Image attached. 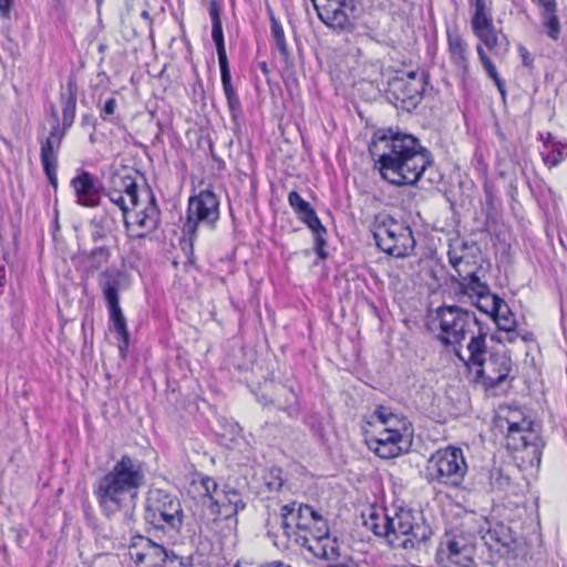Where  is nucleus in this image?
<instances>
[{
	"label": "nucleus",
	"instance_id": "obj_1",
	"mask_svg": "<svg viewBox=\"0 0 567 567\" xmlns=\"http://www.w3.org/2000/svg\"><path fill=\"white\" fill-rule=\"evenodd\" d=\"M374 167L383 179L393 185L415 184L430 165V154L413 135L377 131L369 144Z\"/></svg>",
	"mask_w": 567,
	"mask_h": 567
},
{
	"label": "nucleus",
	"instance_id": "obj_2",
	"mask_svg": "<svg viewBox=\"0 0 567 567\" xmlns=\"http://www.w3.org/2000/svg\"><path fill=\"white\" fill-rule=\"evenodd\" d=\"M110 200L126 214L125 224L133 237L142 238L153 231L159 221V210L152 192L138 190L130 175L113 174L107 192Z\"/></svg>",
	"mask_w": 567,
	"mask_h": 567
},
{
	"label": "nucleus",
	"instance_id": "obj_3",
	"mask_svg": "<svg viewBox=\"0 0 567 567\" xmlns=\"http://www.w3.org/2000/svg\"><path fill=\"white\" fill-rule=\"evenodd\" d=\"M143 462L123 455L114 466L100 478L95 489L96 499L106 515L133 507L138 489L144 485Z\"/></svg>",
	"mask_w": 567,
	"mask_h": 567
},
{
	"label": "nucleus",
	"instance_id": "obj_4",
	"mask_svg": "<svg viewBox=\"0 0 567 567\" xmlns=\"http://www.w3.org/2000/svg\"><path fill=\"white\" fill-rule=\"evenodd\" d=\"M468 369L476 374L486 388H493L502 383L509 374L512 360L503 352H491L486 357L485 333L478 332L467 343L464 353H457Z\"/></svg>",
	"mask_w": 567,
	"mask_h": 567
},
{
	"label": "nucleus",
	"instance_id": "obj_5",
	"mask_svg": "<svg viewBox=\"0 0 567 567\" xmlns=\"http://www.w3.org/2000/svg\"><path fill=\"white\" fill-rule=\"evenodd\" d=\"M430 329L436 332L443 344L454 347L456 354L462 353L457 347L466 337L471 341L482 332L475 315L456 306L439 308L430 322Z\"/></svg>",
	"mask_w": 567,
	"mask_h": 567
},
{
	"label": "nucleus",
	"instance_id": "obj_6",
	"mask_svg": "<svg viewBox=\"0 0 567 567\" xmlns=\"http://www.w3.org/2000/svg\"><path fill=\"white\" fill-rule=\"evenodd\" d=\"M373 237L380 249L393 257H406L415 247L410 226L390 215H379L373 224Z\"/></svg>",
	"mask_w": 567,
	"mask_h": 567
},
{
	"label": "nucleus",
	"instance_id": "obj_7",
	"mask_svg": "<svg viewBox=\"0 0 567 567\" xmlns=\"http://www.w3.org/2000/svg\"><path fill=\"white\" fill-rule=\"evenodd\" d=\"M425 471L429 482L458 487L467 473V463L461 449L447 446L431 455Z\"/></svg>",
	"mask_w": 567,
	"mask_h": 567
},
{
	"label": "nucleus",
	"instance_id": "obj_8",
	"mask_svg": "<svg viewBox=\"0 0 567 567\" xmlns=\"http://www.w3.org/2000/svg\"><path fill=\"white\" fill-rule=\"evenodd\" d=\"M144 517L154 528L177 532L183 525L184 514L176 496L157 488L148 493Z\"/></svg>",
	"mask_w": 567,
	"mask_h": 567
},
{
	"label": "nucleus",
	"instance_id": "obj_9",
	"mask_svg": "<svg viewBox=\"0 0 567 567\" xmlns=\"http://www.w3.org/2000/svg\"><path fill=\"white\" fill-rule=\"evenodd\" d=\"M473 32L481 43L476 45V52L480 58V61L487 73V75L493 79L501 94H505L504 82L501 80L495 64L492 62L491 58L487 55L484 47L495 56L501 54L503 48L507 47L506 35L503 33L502 29H497L493 22V19L473 24Z\"/></svg>",
	"mask_w": 567,
	"mask_h": 567
},
{
	"label": "nucleus",
	"instance_id": "obj_10",
	"mask_svg": "<svg viewBox=\"0 0 567 567\" xmlns=\"http://www.w3.org/2000/svg\"><path fill=\"white\" fill-rule=\"evenodd\" d=\"M218 219V197L209 189L202 190L199 194L192 196L188 200L183 233L189 236V240L193 243L200 227L213 229Z\"/></svg>",
	"mask_w": 567,
	"mask_h": 567
},
{
	"label": "nucleus",
	"instance_id": "obj_11",
	"mask_svg": "<svg viewBox=\"0 0 567 567\" xmlns=\"http://www.w3.org/2000/svg\"><path fill=\"white\" fill-rule=\"evenodd\" d=\"M280 516L281 527L287 536L296 534L297 529L308 530L315 525H320L317 527V539L319 542L329 540V528L313 507L293 502L281 507Z\"/></svg>",
	"mask_w": 567,
	"mask_h": 567
},
{
	"label": "nucleus",
	"instance_id": "obj_12",
	"mask_svg": "<svg viewBox=\"0 0 567 567\" xmlns=\"http://www.w3.org/2000/svg\"><path fill=\"white\" fill-rule=\"evenodd\" d=\"M123 274L116 269H107L100 275L99 285L103 291L104 298L110 309L113 328L118 334L123 346L128 343V331L125 318L120 308L118 289L121 287Z\"/></svg>",
	"mask_w": 567,
	"mask_h": 567
},
{
	"label": "nucleus",
	"instance_id": "obj_13",
	"mask_svg": "<svg viewBox=\"0 0 567 567\" xmlns=\"http://www.w3.org/2000/svg\"><path fill=\"white\" fill-rule=\"evenodd\" d=\"M318 17L330 29L351 32L355 27L353 0H317L313 3Z\"/></svg>",
	"mask_w": 567,
	"mask_h": 567
},
{
	"label": "nucleus",
	"instance_id": "obj_14",
	"mask_svg": "<svg viewBox=\"0 0 567 567\" xmlns=\"http://www.w3.org/2000/svg\"><path fill=\"white\" fill-rule=\"evenodd\" d=\"M368 447L381 458H394L409 451L412 433H401L400 430H377L365 434Z\"/></svg>",
	"mask_w": 567,
	"mask_h": 567
},
{
	"label": "nucleus",
	"instance_id": "obj_15",
	"mask_svg": "<svg viewBox=\"0 0 567 567\" xmlns=\"http://www.w3.org/2000/svg\"><path fill=\"white\" fill-rule=\"evenodd\" d=\"M130 556L138 567H175L178 557L144 536H136L130 546Z\"/></svg>",
	"mask_w": 567,
	"mask_h": 567
},
{
	"label": "nucleus",
	"instance_id": "obj_16",
	"mask_svg": "<svg viewBox=\"0 0 567 567\" xmlns=\"http://www.w3.org/2000/svg\"><path fill=\"white\" fill-rule=\"evenodd\" d=\"M389 528L388 543L392 547L413 548L415 529L419 528L415 515L410 509H394L389 518L383 519Z\"/></svg>",
	"mask_w": 567,
	"mask_h": 567
},
{
	"label": "nucleus",
	"instance_id": "obj_17",
	"mask_svg": "<svg viewBox=\"0 0 567 567\" xmlns=\"http://www.w3.org/2000/svg\"><path fill=\"white\" fill-rule=\"evenodd\" d=\"M426 85V74L422 70H415L402 73L395 76L390 87L396 100L401 101L405 107H415L422 99Z\"/></svg>",
	"mask_w": 567,
	"mask_h": 567
},
{
	"label": "nucleus",
	"instance_id": "obj_18",
	"mask_svg": "<svg viewBox=\"0 0 567 567\" xmlns=\"http://www.w3.org/2000/svg\"><path fill=\"white\" fill-rule=\"evenodd\" d=\"M288 202L299 217L312 230L316 241V250L321 258H324L323 246L326 245V240L323 238V234L326 233V228L322 226L316 212L310 204L295 190L289 193Z\"/></svg>",
	"mask_w": 567,
	"mask_h": 567
},
{
	"label": "nucleus",
	"instance_id": "obj_19",
	"mask_svg": "<svg viewBox=\"0 0 567 567\" xmlns=\"http://www.w3.org/2000/svg\"><path fill=\"white\" fill-rule=\"evenodd\" d=\"M208 506L213 514L230 519L236 517L238 511L244 508L245 504L240 494L235 489L219 491L218 488Z\"/></svg>",
	"mask_w": 567,
	"mask_h": 567
},
{
	"label": "nucleus",
	"instance_id": "obj_20",
	"mask_svg": "<svg viewBox=\"0 0 567 567\" xmlns=\"http://www.w3.org/2000/svg\"><path fill=\"white\" fill-rule=\"evenodd\" d=\"M457 276L460 277V284L464 292L470 297H478V299L483 301L482 305H488L491 302L489 298L496 297L489 293L487 285L478 277L475 265L460 269Z\"/></svg>",
	"mask_w": 567,
	"mask_h": 567
},
{
	"label": "nucleus",
	"instance_id": "obj_21",
	"mask_svg": "<svg viewBox=\"0 0 567 567\" xmlns=\"http://www.w3.org/2000/svg\"><path fill=\"white\" fill-rule=\"evenodd\" d=\"M76 203L84 207H95L100 203V194L89 173H82L72 179Z\"/></svg>",
	"mask_w": 567,
	"mask_h": 567
},
{
	"label": "nucleus",
	"instance_id": "obj_22",
	"mask_svg": "<svg viewBox=\"0 0 567 567\" xmlns=\"http://www.w3.org/2000/svg\"><path fill=\"white\" fill-rule=\"evenodd\" d=\"M476 250L474 245H468L463 238L455 236L449 241V260L456 272L462 268L474 266L472 262L473 251Z\"/></svg>",
	"mask_w": 567,
	"mask_h": 567
},
{
	"label": "nucleus",
	"instance_id": "obj_23",
	"mask_svg": "<svg viewBox=\"0 0 567 567\" xmlns=\"http://www.w3.org/2000/svg\"><path fill=\"white\" fill-rule=\"evenodd\" d=\"M489 299L491 302L488 305H477V307L493 316L499 330H513L516 327V319L506 302L498 297Z\"/></svg>",
	"mask_w": 567,
	"mask_h": 567
},
{
	"label": "nucleus",
	"instance_id": "obj_24",
	"mask_svg": "<svg viewBox=\"0 0 567 567\" xmlns=\"http://www.w3.org/2000/svg\"><path fill=\"white\" fill-rule=\"evenodd\" d=\"M61 137L56 136L55 130L44 142L41 143V163L50 183L55 187L56 179V154L55 148L60 145Z\"/></svg>",
	"mask_w": 567,
	"mask_h": 567
},
{
	"label": "nucleus",
	"instance_id": "obj_25",
	"mask_svg": "<svg viewBox=\"0 0 567 567\" xmlns=\"http://www.w3.org/2000/svg\"><path fill=\"white\" fill-rule=\"evenodd\" d=\"M474 549L464 539H450L447 542V558L457 567H474Z\"/></svg>",
	"mask_w": 567,
	"mask_h": 567
},
{
	"label": "nucleus",
	"instance_id": "obj_26",
	"mask_svg": "<svg viewBox=\"0 0 567 567\" xmlns=\"http://www.w3.org/2000/svg\"><path fill=\"white\" fill-rule=\"evenodd\" d=\"M377 423L374 429L377 430H400L401 433H412L410 424L404 419H400L393 414L388 408L379 406L374 411Z\"/></svg>",
	"mask_w": 567,
	"mask_h": 567
},
{
	"label": "nucleus",
	"instance_id": "obj_27",
	"mask_svg": "<svg viewBox=\"0 0 567 567\" xmlns=\"http://www.w3.org/2000/svg\"><path fill=\"white\" fill-rule=\"evenodd\" d=\"M218 484L214 478L196 474L193 476L189 485L188 493L194 498L207 499L209 503L215 494H217Z\"/></svg>",
	"mask_w": 567,
	"mask_h": 567
},
{
	"label": "nucleus",
	"instance_id": "obj_28",
	"mask_svg": "<svg viewBox=\"0 0 567 567\" xmlns=\"http://www.w3.org/2000/svg\"><path fill=\"white\" fill-rule=\"evenodd\" d=\"M447 39L452 61L457 66L465 69L467 65V43L457 31H449Z\"/></svg>",
	"mask_w": 567,
	"mask_h": 567
},
{
	"label": "nucleus",
	"instance_id": "obj_29",
	"mask_svg": "<svg viewBox=\"0 0 567 567\" xmlns=\"http://www.w3.org/2000/svg\"><path fill=\"white\" fill-rule=\"evenodd\" d=\"M389 518V513H378L375 511H371L369 516L364 519V526L373 532L377 536H382L388 539L389 537V528L385 526L383 519Z\"/></svg>",
	"mask_w": 567,
	"mask_h": 567
},
{
	"label": "nucleus",
	"instance_id": "obj_30",
	"mask_svg": "<svg viewBox=\"0 0 567 567\" xmlns=\"http://www.w3.org/2000/svg\"><path fill=\"white\" fill-rule=\"evenodd\" d=\"M542 25L546 34L554 41H557L560 35V21L557 14V9L551 11L540 12Z\"/></svg>",
	"mask_w": 567,
	"mask_h": 567
},
{
	"label": "nucleus",
	"instance_id": "obj_31",
	"mask_svg": "<svg viewBox=\"0 0 567 567\" xmlns=\"http://www.w3.org/2000/svg\"><path fill=\"white\" fill-rule=\"evenodd\" d=\"M473 8L472 25L493 19L489 0H470Z\"/></svg>",
	"mask_w": 567,
	"mask_h": 567
},
{
	"label": "nucleus",
	"instance_id": "obj_32",
	"mask_svg": "<svg viewBox=\"0 0 567 567\" xmlns=\"http://www.w3.org/2000/svg\"><path fill=\"white\" fill-rule=\"evenodd\" d=\"M62 104H63V126L64 128H69L75 118V110H76V97L74 94L69 92L68 94L61 95Z\"/></svg>",
	"mask_w": 567,
	"mask_h": 567
},
{
	"label": "nucleus",
	"instance_id": "obj_33",
	"mask_svg": "<svg viewBox=\"0 0 567 567\" xmlns=\"http://www.w3.org/2000/svg\"><path fill=\"white\" fill-rule=\"evenodd\" d=\"M111 257L110 249L106 247H97L85 255L86 261L92 269H99L105 265Z\"/></svg>",
	"mask_w": 567,
	"mask_h": 567
},
{
	"label": "nucleus",
	"instance_id": "obj_34",
	"mask_svg": "<svg viewBox=\"0 0 567 567\" xmlns=\"http://www.w3.org/2000/svg\"><path fill=\"white\" fill-rule=\"evenodd\" d=\"M212 24V38L216 44L218 62L227 61L221 21Z\"/></svg>",
	"mask_w": 567,
	"mask_h": 567
},
{
	"label": "nucleus",
	"instance_id": "obj_35",
	"mask_svg": "<svg viewBox=\"0 0 567 567\" xmlns=\"http://www.w3.org/2000/svg\"><path fill=\"white\" fill-rule=\"evenodd\" d=\"M219 68H220L223 89H224L226 97L237 95L235 87L231 84V76H230V71H229V66H228V61L219 62Z\"/></svg>",
	"mask_w": 567,
	"mask_h": 567
},
{
	"label": "nucleus",
	"instance_id": "obj_36",
	"mask_svg": "<svg viewBox=\"0 0 567 567\" xmlns=\"http://www.w3.org/2000/svg\"><path fill=\"white\" fill-rule=\"evenodd\" d=\"M272 37L276 41V45L280 53L285 56L288 55V47L285 39V33L282 27L272 19V25H271Z\"/></svg>",
	"mask_w": 567,
	"mask_h": 567
},
{
	"label": "nucleus",
	"instance_id": "obj_37",
	"mask_svg": "<svg viewBox=\"0 0 567 567\" xmlns=\"http://www.w3.org/2000/svg\"><path fill=\"white\" fill-rule=\"evenodd\" d=\"M489 484L492 488L503 491L509 484V477L505 476L499 468H494L489 474Z\"/></svg>",
	"mask_w": 567,
	"mask_h": 567
},
{
	"label": "nucleus",
	"instance_id": "obj_38",
	"mask_svg": "<svg viewBox=\"0 0 567 567\" xmlns=\"http://www.w3.org/2000/svg\"><path fill=\"white\" fill-rule=\"evenodd\" d=\"M271 480L267 481L268 488L270 491H279L284 485L280 468H271L269 472Z\"/></svg>",
	"mask_w": 567,
	"mask_h": 567
},
{
	"label": "nucleus",
	"instance_id": "obj_39",
	"mask_svg": "<svg viewBox=\"0 0 567 567\" xmlns=\"http://www.w3.org/2000/svg\"><path fill=\"white\" fill-rule=\"evenodd\" d=\"M505 332V336L499 339L501 342H507V343H514L518 338H520L523 341H529L530 334L529 333H519L515 331V328L513 330H503Z\"/></svg>",
	"mask_w": 567,
	"mask_h": 567
},
{
	"label": "nucleus",
	"instance_id": "obj_40",
	"mask_svg": "<svg viewBox=\"0 0 567 567\" xmlns=\"http://www.w3.org/2000/svg\"><path fill=\"white\" fill-rule=\"evenodd\" d=\"M226 99L233 118L237 120V117L241 114V104L238 95L228 96Z\"/></svg>",
	"mask_w": 567,
	"mask_h": 567
},
{
	"label": "nucleus",
	"instance_id": "obj_41",
	"mask_svg": "<svg viewBox=\"0 0 567 567\" xmlns=\"http://www.w3.org/2000/svg\"><path fill=\"white\" fill-rule=\"evenodd\" d=\"M563 161L564 155L560 151H554L544 156V162L549 168L559 165Z\"/></svg>",
	"mask_w": 567,
	"mask_h": 567
},
{
	"label": "nucleus",
	"instance_id": "obj_42",
	"mask_svg": "<svg viewBox=\"0 0 567 567\" xmlns=\"http://www.w3.org/2000/svg\"><path fill=\"white\" fill-rule=\"evenodd\" d=\"M538 8L539 13L545 11H551L557 9L556 0H532Z\"/></svg>",
	"mask_w": 567,
	"mask_h": 567
},
{
	"label": "nucleus",
	"instance_id": "obj_43",
	"mask_svg": "<svg viewBox=\"0 0 567 567\" xmlns=\"http://www.w3.org/2000/svg\"><path fill=\"white\" fill-rule=\"evenodd\" d=\"M115 109H116V100L115 99H109L105 102L104 107L102 110V117L105 120L109 115L114 114Z\"/></svg>",
	"mask_w": 567,
	"mask_h": 567
},
{
	"label": "nucleus",
	"instance_id": "obj_44",
	"mask_svg": "<svg viewBox=\"0 0 567 567\" xmlns=\"http://www.w3.org/2000/svg\"><path fill=\"white\" fill-rule=\"evenodd\" d=\"M518 53L525 66H530L533 64L534 58L525 47L520 45L518 48Z\"/></svg>",
	"mask_w": 567,
	"mask_h": 567
},
{
	"label": "nucleus",
	"instance_id": "obj_45",
	"mask_svg": "<svg viewBox=\"0 0 567 567\" xmlns=\"http://www.w3.org/2000/svg\"><path fill=\"white\" fill-rule=\"evenodd\" d=\"M13 0H0V13L3 18H8Z\"/></svg>",
	"mask_w": 567,
	"mask_h": 567
},
{
	"label": "nucleus",
	"instance_id": "obj_46",
	"mask_svg": "<svg viewBox=\"0 0 567 567\" xmlns=\"http://www.w3.org/2000/svg\"><path fill=\"white\" fill-rule=\"evenodd\" d=\"M106 234H107V227L102 226V227L95 229L92 233V236H93L94 240H99V239L106 237Z\"/></svg>",
	"mask_w": 567,
	"mask_h": 567
},
{
	"label": "nucleus",
	"instance_id": "obj_47",
	"mask_svg": "<svg viewBox=\"0 0 567 567\" xmlns=\"http://www.w3.org/2000/svg\"><path fill=\"white\" fill-rule=\"evenodd\" d=\"M487 536L491 538V539H495L497 543H501L503 546H506L507 545V539L506 537L505 538H501L497 536V530H488L487 533Z\"/></svg>",
	"mask_w": 567,
	"mask_h": 567
},
{
	"label": "nucleus",
	"instance_id": "obj_48",
	"mask_svg": "<svg viewBox=\"0 0 567 567\" xmlns=\"http://www.w3.org/2000/svg\"><path fill=\"white\" fill-rule=\"evenodd\" d=\"M141 18L145 21L146 23V28L150 30V32L152 33V20H151V17H150V13L147 10H143L141 12Z\"/></svg>",
	"mask_w": 567,
	"mask_h": 567
},
{
	"label": "nucleus",
	"instance_id": "obj_49",
	"mask_svg": "<svg viewBox=\"0 0 567 567\" xmlns=\"http://www.w3.org/2000/svg\"><path fill=\"white\" fill-rule=\"evenodd\" d=\"M210 18H212V23H215V21H221L220 16H219V10L215 4H213L210 8Z\"/></svg>",
	"mask_w": 567,
	"mask_h": 567
},
{
	"label": "nucleus",
	"instance_id": "obj_50",
	"mask_svg": "<svg viewBox=\"0 0 567 567\" xmlns=\"http://www.w3.org/2000/svg\"><path fill=\"white\" fill-rule=\"evenodd\" d=\"M522 431V426L518 423H509L508 425V434L513 435L515 433H519Z\"/></svg>",
	"mask_w": 567,
	"mask_h": 567
},
{
	"label": "nucleus",
	"instance_id": "obj_51",
	"mask_svg": "<svg viewBox=\"0 0 567 567\" xmlns=\"http://www.w3.org/2000/svg\"><path fill=\"white\" fill-rule=\"evenodd\" d=\"M265 567H290L285 565L282 561H271L265 565Z\"/></svg>",
	"mask_w": 567,
	"mask_h": 567
},
{
	"label": "nucleus",
	"instance_id": "obj_52",
	"mask_svg": "<svg viewBox=\"0 0 567 567\" xmlns=\"http://www.w3.org/2000/svg\"><path fill=\"white\" fill-rule=\"evenodd\" d=\"M3 278H4V271H0V285L2 284Z\"/></svg>",
	"mask_w": 567,
	"mask_h": 567
},
{
	"label": "nucleus",
	"instance_id": "obj_53",
	"mask_svg": "<svg viewBox=\"0 0 567 567\" xmlns=\"http://www.w3.org/2000/svg\"><path fill=\"white\" fill-rule=\"evenodd\" d=\"M323 556L327 557V558H330V555L327 553L324 547H323Z\"/></svg>",
	"mask_w": 567,
	"mask_h": 567
},
{
	"label": "nucleus",
	"instance_id": "obj_54",
	"mask_svg": "<svg viewBox=\"0 0 567 567\" xmlns=\"http://www.w3.org/2000/svg\"><path fill=\"white\" fill-rule=\"evenodd\" d=\"M520 440L524 442V444L526 445V436L525 435H522L520 436Z\"/></svg>",
	"mask_w": 567,
	"mask_h": 567
},
{
	"label": "nucleus",
	"instance_id": "obj_55",
	"mask_svg": "<svg viewBox=\"0 0 567 567\" xmlns=\"http://www.w3.org/2000/svg\"><path fill=\"white\" fill-rule=\"evenodd\" d=\"M0 271H4V266L0 262Z\"/></svg>",
	"mask_w": 567,
	"mask_h": 567
},
{
	"label": "nucleus",
	"instance_id": "obj_56",
	"mask_svg": "<svg viewBox=\"0 0 567 567\" xmlns=\"http://www.w3.org/2000/svg\"><path fill=\"white\" fill-rule=\"evenodd\" d=\"M92 224H93L94 226H96V224H97L96 218H94V219L92 220Z\"/></svg>",
	"mask_w": 567,
	"mask_h": 567
},
{
	"label": "nucleus",
	"instance_id": "obj_57",
	"mask_svg": "<svg viewBox=\"0 0 567 567\" xmlns=\"http://www.w3.org/2000/svg\"><path fill=\"white\" fill-rule=\"evenodd\" d=\"M101 223H102V224H106V223H107V219H106V218H103V219L101 220Z\"/></svg>",
	"mask_w": 567,
	"mask_h": 567
},
{
	"label": "nucleus",
	"instance_id": "obj_58",
	"mask_svg": "<svg viewBox=\"0 0 567 567\" xmlns=\"http://www.w3.org/2000/svg\"><path fill=\"white\" fill-rule=\"evenodd\" d=\"M311 1H312V3H317V0H311Z\"/></svg>",
	"mask_w": 567,
	"mask_h": 567
}]
</instances>
